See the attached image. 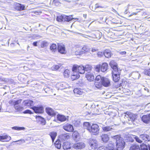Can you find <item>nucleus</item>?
<instances>
[{
    "instance_id": "f257e3e1",
    "label": "nucleus",
    "mask_w": 150,
    "mask_h": 150,
    "mask_svg": "<svg viewBox=\"0 0 150 150\" xmlns=\"http://www.w3.org/2000/svg\"><path fill=\"white\" fill-rule=\"evenodd\" d=\"M94 85L98 89H101L103 86L105 87H109L111 85L110 80L107 78L98 75L95 79Z\"/></svg>"
},
{
    "instance_id": "f03ea898",
    "label": "nucleus",
    "mask_w": 150,
    "mask_h": 150,
    "mask_svg": "<svg viewBox=\"0 0 150 150\" xmlns=\"http://www.w3.org/2000/svg\"><path fill=\"white\" fill-rule=\"evenodd\" d=\"M113 138L116 140L117 148L119 150H122L125 147V144L123 139L119 135L115 136Z\"/></svg>"
},
{
    "instance_id": "7ed1b4c3",
    "label": "nucleus",
    "mask_w": 150,
    "mask_h": 150,
    "mask_svg": "<svg viewBox=\"0 0 150 150\" xmlns=\"http://www.w3.org/2000/svg\"><path fill=\"white\" fill-rule=\"evenodd\" d=\"M73 15L71 16H66L64 15H59L57 16V19L59 22L62 21L69 22L73 19L78 20V18H72Z\"/></svg>"
},
{
    "instance_id": "20e7f679",
    "label": "nucleus",
    "mask_w": 150,
    "mask_h": 150,
    "mask_svg": "<svg viewBox=\"0 0 150 150\" xmlns=\"http://www.w3.org/2000/svg\"><path fill=\"white\" fill-rule=\"evenodd\" d=\"M89 132L94 135H97L99 133V126L96 124H93L91 126Z\"/></svg>"
},
{
    "instance_id": "39448f33",
    "label": "nucleus",
    "mask_w": 150,
    "mask_h": 150,
    "mask_svg": "<svg viewBox=\"0 0 150 150\" xmlns=\"http://www.w3.org/2000/svg\"><path fill=\"white\" fill-rule=\"evenodd\" d=\"M121 70L112 71V76L113 81L115 82H118L120 79V75Z\"/></svg>"
},
{
    "instance_id": "423d86ee",
    "label": "nucleus",
    "mask_w": 150,
    "mask_h": 150,
    "mask_svg": "<svg viewBox=\"0 0 150 150\" xmlns=\"http://www.w3.org/2000/svg\"><path fill=\"white\" fill-rule=\"evenodd\" d=\"M31 108H32L35 113H42L44 112L43 107L42 105H40L37 106H34Z\"/></svg>"
},
{
    "instance_id": "0eeeda50",
    "label": "nucleus",
    "mask_w": 150,
    "mask_h": 150,
    "mask_svg": "<svg viewBox=\"0 0 150 150\" xmlns=\"http://www.w3.org/2000/svg\"><path fill=\"white\" fill-rule=\"evenodd\" d=\"M89 144L91 148L94 149H96L98 146L97 141L94 139H90Z\"/></svg>"
},
{
    "instance_id": "6e6552de",
    "label": "nucleus",
    "mask_w": 150,
    "mask_h": 150,
    "mask_svg": "<svg viewBox=\"0 0 150 150\" xmlns=\"http://www.w3.org/2000/svg\"><path fill=\"white\" fill-rule=\"evenodd\" d=\"M137 115L135 114H128L125 115L124 118H127L129 121H131V123H133L134 122L136 118Z\"/></svg>"
},
{
    "instance_id": "1a4fd4ad",
    "label": "nucleus",
    "mask_w": 150,
    "mask_h": 150,
    "mask_svg": "<svg viewBox=\"0 0 150 150\" xmlns=\"http://www.w3.org/2000/svg\"><path fill=\"white\" fill-rule=\"evenodd\" d=\"M58 51L61 54H65L66 51L64 45L62 43H58Z\"/></svg>"
},
{
    "instance_id": "9d476101",
    "label": "nucleus",
    "mask_w": 150,
    "mask_h": 150,
    "mask_svg": "<svg viewBox=\"0 0 150 150\" xmlns=\"http://www.w3.org/2000/svg\"><path fill=\"white\" fill-rule=\"evenodd\" d=\"M63 128L65 130L70 132H73L74 130L73 126L68 123L64 125L63 126Z\"/></svg>"
},
{
    "instance_id": "9b49d317",
    "label": "nucleus",
    "mask_w": 150,
    "mask_h": 150,
    "mask_svg": "<svg viewBox=\"0 0 150 150\" xmlns=\"http://www.w3.org/2000/svg\"><path fill=\"white\" fill-rule=\"evenodd\" d=\"M22 105L31 108L30 107L33 105V102L31 100H24L22 103Z\"/></svg>"
},
{
    "instance_id": "f8f14e48",
    "label": "nucleus",
    "mask_w": 150,
    "mask_h": 150,
    "mask_svg": "<svg viewBox=\"0 0 150 150\" xmlns=\"http://www.w3.org/2000/svg\"><path fill=\"white\" fill-rule=\"evenodd\" d=\"M45 110L47 114L52 117L55 116L56 115V112L51 108H46Z\"/></svg>"
},
{
    "instance_id": "ddd939ff",
    "label": "nucleus",
    "mask_w": 150,
    "mask_h": 150,
    "mask_svg": "<svg viewBox=\"0 0 150 150\" xmlns=\"http://www.w3.org/2000/svg\"><path fill=\"white\" fill-rule=\"evenodd\" d=\"M11 139V137L8 135H0V141L7 142Z\"/></svg>"
},
{
    "instance_id": "4468645a",
    "label": "nucleus",
    "mask_w": 150,
    "mask_h": 150,
    "mask_svg": "<svg viewBox=\"0 0 150 150\" xmlns=\"http://www.w3.org/2000/svg\"><path fill=\"white\" fill-rule=\"evenodd\" d=\"M109 64L112 69V71L119 70L117 67V64L116 62L114 61H111L110 62Z\"/></svg>"
},
{
    "instance_id": "2eb2a0df",
    "label": "nucleus",
    "mask_w": 150,
    "mask_h": 150,
    "mask_svg": "<svg viewBox=\"0 0 150 150\" xmlns=\"http://www.w3.org/2000/svg\"><path fill=\"white\" fill-rule=\"evenodd\" d=\"M85 147V144L83 143L79 142L74 144L73 147L76 149H81Z\"/></svg>"
},
{
    "instance_id": "dca6fc26",
    "label": "nucleus",
    "mask_w": 150,
    "mask_h": 150,
    "mask_svg": "<svg viewBox=\"0 0 150 150\" xmlns=\"http://www.w3.org/2000/svg\"><path fill=\"white\" fill-rule=\"evenodd\" d=\"M142 121L145 123H149L150 122V117L149 114L147 115H144L142 117Z\"/></svg>"
},
{
    "instance_id": "f3484780",
    "label": "nucleus",
    "mask_w": 150,
    "mask_h": 150,
    "mask_svg": "<svg viewBox=\"0 0 150 150\" xmlns=\"http://www.w3.org/2000/svg\"><path fill=\"white\" fill-rule=\"evenodd\" d=\"M86 78L87 79L90 81H93L94 79V76L92 73L88 72L86 74Z\"/></svg>"
},
{
    "instance_id": "a211bd4d",
    "label": "nucleus",
    "mask_w": 150,
    "mask_h": 150,
    "mask_svg": "<svg viewBox=\"0 0 150 150\" xmlns=\"http://www.w3.org/2000/svg\"><path fill=\"white\" fill-rule=\"evenodd\" d=\"M74 92L76 95H81L83 94V92L82 90L79 88L74 89Z\"/></svg>"
},
{
    "instance_id": "6ab92c4d",
    "label": "nucleus",
    "mask_w": 150,
    "mask_h": 150,
    "mask_svg": "<svg viewBox=\"0 0 150 150\" xmlns=\"http://www.w3.org/2000/svg\"><path fill=\"white\" fill-rule=\"evenodd\" d=\"M25 6L19 3H17L16 4L15 9L18 11H21L25 9Z\"/></svg>"
},
{
    "instance_id": "aec40b11",
    "label": "nucleus",
    "mask_w": 150,
    "mask_h": 150,
    "mask_svg": "<svg viewBox=\"0 0 150 150\" xmlns=\"http://www.w3.org/2000/svg\"><path fill=\"white\" fill-rule=\"evenodd\" d=\"M108 64L106 63H103L101 65V71L104 72L106 71L108 69Z\"/></svg>"
},
{
    "instance_id": "412c9836",
    "label": "nucleus",
    "mask_w": 150,
    "mask_h": 150,
    "mask_svg": "<svg viewBox=\"0 0 150 150\" xmlns=\"http://www.w3.org/2000/svg\"><path fill=\"white\" fill-rule=\"evenodd\" d=\"M59 138L63 140H66L69 139L70 136L68 134H64L59 136Z\"/></svg>"
},
{
    "instance_id": "4be33fe9",
    "label": "nucleus",
    "mask_w": 150,
    "mask_h": 150,
    "mask_svg": "<svg viewBox=\"0 0 150 150\" xmlns=\"http://www.w3.org/2000/svg\"><path fill=\"white\" fill-rule=\"evenodd\" d=\"M63 149L65 150H67L69 149H70L71 148L70 146V144L69 142H66L64 143L63 145Z\"/></svg>"
},
{
    "instance_id": "5701e85b",
    "label": "nucleus",
    "mask_w": 150,
    "mask_h": 150,
    "mask_svg": "<svg viewBox=\"0 0 150 150\" xmlns=\"http://www.w3.org/2000/svg\"><path fill=\"white\" fill-rule=\"evenodd\" d=\"M131 75L134 79H138L140 77V74L138 71L133 72Z\"/></svg>"
},
{
    "instance_id": "b1692460",
    "label": "nucleus",
    "mask_w": 150,
    "mask_h": 150,
    "mask_svg": "<svg viewBox=\"0 0 150 150\" xmlns=\"http://www.w3.org/2000/svg\"><path fill=\"white\" fill-rule=\"evenodd\" d=\"M102 128L104 132H109L113 129L112 127V126H104L102 127Z\"/></svg>"
},
{
    "instance_id": "393cba45",
    "label": "nucleus",
    "mask_w": 150,
    "mask_h": 150,
    "mask_svg": "<svg viewBox=\"0 0 150 150\" xmlns=\"http://www.w3.org/2000/svg\"><path fill=\"white\" fill-rule=\"evenodd\" d=\"M57 119L58 120L63 122L66 121L67 118L64 115H57Z\"/></svg>"
},
{
    "instance_id": "a878e982",
    "label": "nucleus",
    "mask_w": 150,
    "mask_h": 150,
    "mask_svg": "<svg viewBox=\"0 0 150 150\" xmlns=\"http://www.w3.org/2000/svg\"><path fill=\"white\" fill-rule=\"evenodd\" d=\"M79 137V133L77 131H74L72 134V137L74 139L77 141Z\"/></svg>"
},
{
    "instance_id": "bb28decb",
    "label": "nucleus",
    "mask_w": 150,
    "mask_h": 150,
    "mask_svg": "<svg viewBox=\"0 0 150 150\" xmlns=\"http://www.w3.org/2000/svg\"><path fill=\"white\" fill-rule=\"evenodd\" d=\"M84 68V67L83 66L78 65V71L80 74H84L85 72Z\"/></svg>"
},
{
    "instance_id": "cd10ccee",
    "label": "nucleus",
    "mask_w": 150,
    "mask_h": 150,
    "mask_svg": "<svg viewBox=\"0 0 150 150\" xmlns=\"http://www.w3.org/2000/svg\"><path fill=\"white\" fill-rule=\"evenodd\" d=\"M104 55L106 58H109L111 57V53L110 51L108 50H105L104 52Z\"/></svg>"
},
{
    "instance_id": "c85d7f7f",
    "label": "nucleus",
    "mask_w": 150,
    "mask_h": 150,
    "mask_svg": "<svg viewBox=\"0 0 150 150\" xmlns=\"http://www.w3.org/2000/svg\"><path fill=\"white\" fill-rule=\"evenodd\" d=\"M102 140L104 142H107L109 139L108 136L107 134H104L101 136Z\"/></svg>"
},
{
    "instance_id": "c756f323",
    "label": "nucleus",
    "mask_w": 150,
    "mask_h": 150,
    "mask_svg": "<svg viewBox=\"0 0 150 150\" xmlns=\"http://www.w3.org/2000/svg\"><path fill=\"white\" fill-rule=\"evenodd\" d=\"M83 127L84 128L87 129L89 131L91 128V124L88 122H84L83 123Z\"/></svg>"
},
{
    "instance_id": "7c9ffc66",
    "label": "nucleus",
    "mask_w": 150,
    "mask_h": 150,
    "mask_svg": "<svg viewBox=\"0 0 150 150\" xmlns=\"http://www.w3.org/2000/svg\"><path fill=\"white\" fill-rule=\"evenodd\" d=\"M129 150H140V149L138 145L134 144L131 146Z\"/></svg>"
},
{
    "instance_id": "2f4dec72",
    "label": "nucleus",
    "mask_w": 150,
    "mask_h": 150,
    "mask_svg": "<svg viewBox=\"0 0 150 150\" xmlns=\"http://www.w3.org/2000/svg\"><path fill=\"white\" fill-rule=\"evenodd\" d=\"M57 133L55 132H52L50 133V135L52 139L53 142H54V141L57 136Z\"/></svg>"
},
{
    "instance_id": "473e14b6",
    "label": "nucleus",
    "mask_w": 150,
    "mask_h": 150,
    "mask_svg": "<svg viewBox=\"0 0 150 150\" xmlns=\"http://www.w3.org/2000/svg\"><path fill=\"white\" fill-rule=\"evenodd\" d=\"M140 138L143 140L146 141L149 139V136L146 134H143L140 135Z\"/></svg>"
},
{
    "instance_id": "72a5a7b5",
    "label": "nucleus",
    "mask_w": 150,
    "mask_h": 150,
    "mask_svg": "<svg viewBox=\"0 0 150 150\" xmlns=\"http://www.w3.org/2000/svg\"><path fill=\"white\" fill-rule=\"evenodd\" d=\"M14 107L15 109L17 112L21 111L24 109L23 107L17 105H15Z\"/></svg>"
},
{
    "instance_id": "f704fd0d",
    "label": "nucleus",
    "mask_w": 150,
    "mask_h": 150,
    "mask_svg": "<svg viewBox=\"0 0 150 150\" xmlns=\"http://www.w3.org/2000/svg\"><path fill=\"white\" fill-rule=\"evenodd\" d=\"M79 77V75L77 73H74L71 76V79L72 80H74L78 79Z\"/></svg>"
},
{
    "instance_id": "c9c22d12",
    "label": "nucleus",
    "mask_w": 150,
    "mask_h": 150,
    "mask_svg": "<svg viewBox=\"0 0 150 150\" xmlns=\"http://www.w3.org/2000/svg\"><path fill=\"white\" fill-rule=\"evenodd\" d=\"M85 72V71L89 72L91 69V66L90 65H86L84 67Z\"/></svg>"
},
{
    "instance_id": "e433bc0d",
    "label": "nucleus",
    "mask_w": 150,
    "mask_h": 150,
    "mask_svg": "<svg viewBox=\"0 0 150 150\" xmlns=\"http://www.w3.org/2000/svg\"><path fill=\"white\" fill-rule=\"evenodd\" d=\"M95 38L99 39L101 37L102 34L99 31H97L95 33Z\"/></svg>"
},
{
    "instance_id": "4c0bfd02",
    "label": "nucleus",
    "mask_w": 150,
    "mask_h": 150,
    "mask_svg": "<svg viewBox=\"0 0 150 150\" xmlns=\"http://www.w3.org/2000/svg\"><path fill=\"white\" fill-rule=\"evenodd\" d=\"M50 49L52 52H55L57 50V45L55 44H53L50 46Z\"/></svg>"
},
{
    "instance_id": "58836bf2",
    "label": "nucleus",
    "mask_w": 150,
    "mask_h": 150,
    "mask_svg": "<svg viewBox=\"0 0 150 150\" xmlns=\"http://www.w3.org/2000/svg\"><path fill=\"white\" fill-rule=\"evenodd\" d=\"M95 70L97 72H99L101 70V65L99 64L94 66Z\"/></svg>"
},
{
    "instance_id": "ea45409f",
    "label": "nucleus",
    "mask_w": 150,
    "mask_h": 150,
    "mask_svg": "<svg viewBox=\"0 0 150 150\" xmlns=\"http://www.w3.org/2000/svg\"><path fill=\"white\" fill-rule=\"evenodd\" d=\"M81 50L83 51V53L86 52H88L90 50L89 48L86 46H83L82 48H81Z\"/></svg>"
},
{
    "instance_id": "a19ab883",
    "label": "nucleus",
    "mask_w": 150,
    "mask_h": 150,
    "mask_svg": "<svg viewBox=\"0 0 150 150\" xmlns=\"http://www.w3.org/2000/svg\"><path fill=\"white\" fill-rule=\"evenodd\" d=\"M60 86L63 87L62 89H65L69 87V85L68 84L65 82H62L60 84Z\"/></svg>"
},
{
    "instance_id": "79ce46f5",
    "label": "nucleus",
    "mask_w": 150,
    "mask_h": 150,
    "mask_svg": "<svg viewBox=\"0 0 150 150\" xmlns=\"http://www.w3.org/2000/svg\"><path fill=\"white\" fill-rule=\"evenodd\" d=\"M78 65H74L73 66L72 68V70L74 72V73H77L76 72L78 71Z\"/></svg>"
},
{
    "instance_id": "37998d69",
    "label": "nucleus",
    "mask_w": 150,
    "mask_h": 150,
    "mask_svg": "<svg viewBox=\"0 0 150 150\" xmlns=\"http://www.w3.org/2000/svg\"><path fill=\"white\" fill-rule=\"evenodd\" d=\"M12 128L13 129L18 130H24L25 129V128L23 127H13Z\"/></svg>"
},
{
    "instance_id": "c03bdc74",
    "label": "nucleus",
    "mask_w": 150,
    "mask_h": 150,
    "mask_svg": "<svg viewBox=\"0 0 150 150\" xmlns=\"http://www.w3.org/2000/svg\"><path fill=\"white\" fill-rule=\"evenodd\" d=\"M53 2L52 3V4L54 6H59L61 4L60 2L58 0H53Z\"/></svg>"
},
{
    "instance_id": "a18cd8bd",
    "label": "nucleus",
    "mask_w": 150,
    "mask_h": 150,
    "mask_svg": "<svg viewBox=\"0 0 150 150\" xmlns=\"http://www.w3.org/2000/svg\"><path fill=\"white\" fill-rule=\"evenodd\" d=\"M69 70L66 69L64 72L63 74L65 77H67L69 76Z\"/></svg>"
},
{
    "instance_id": "49530a36",
    "label": "nucleus",
    "mask_w": 150,
    "mask_h": 150,
    "mask_svg": "<svg viewBox=\"0 0 150 150\" xmlns=\"http://www.w3.org/2000/svg\"><path fill=\"white\" fill-rule=\"evenodd\" d=\"M48 43L45 41H43L42 42L41 44V47L42 48L45 47L48 45Z\"/></svg>"
},
{
    "instance_id": "de8ad7c7",
    "label": "nucleus",
    "mask_w": 150,
    "mask_h": 150,
    "mask_svg": "<svg viewBox=\"0 0 150 150\" xmlns=\"http://www.w3.org/2000/svg\"><path fill=\"white\" fill-rule=\"evenodd\" d=\"M144 73L145 75L150 76V69H145L144 71Z\"/></svg>"
},
{
    "instance_id": "09e8293b",
    "label": "nucleus",
    "mask_w": 150,
    "mask_h": 150,
    "mask_svg": "<svg viewBox=\"0 0 150 150\" xmlns=\"http://www.w3.org/2000/svg\"><path fill=\"white\" fill-rule=\"evenodd\" d=\"M83 51L81 50H78L75 52V54L76 55H81L83 54Z\"/></svg>"
},
{
    "instance_id": "8fccbe9b",
    "label": "nucleus",
    "mask_w": 150,
    "mask_h": 150,
    "mask_svg": "<svg viewBox=\"0 0 150 150\" xmlns=\"http://www.w3.org/2000/svg\"><path fill=\"white\" fill-rule=\"evenodd\" d=\"M21 101L22 99H20L14 102L13 103L14 106L16 105H18V104L21 102Z\"/></svg>"
},
{
    "instance_id": "3c124183",
    "label": "nucleus",
    "mask_w": 150,
    "mask_h": 150,
    "mask_svg": "<svg viewBox=\"0 0 150 150\" xmlns=\"http://www.w3.org/2000/svg\"><path fill=\"white\" fill-rule=\"evenodd\" d=\"M141 150H148L147 146L145 144H143L141 146Z\"/></svg>"
},
{
    "instance_id": "603ef678",
    "label": "nucleus",
    "mask_w": 150,
    "mask_h": 150,
    "mask_svg": "<svg viewBox=\"0 0 150 150\" xmlns=\"http://www.w3.org/2000/svg\"><path fill=\"white\" fill-rule=\"evenodd\" d=\"M43 118L40 116H36V119L37 121H38L39 122Z\"/></svg>"
},
{
    "instance_id": "864d4df0",
    "label": "nucleus",
    "mask_w": 150,
    "mask_h": 150,
    "mask_svg": "<svg viewBox=\"0 0 150 150\" xmlns=\"http://www.w3.org/2000/svg\"><path fill=\"white\" fill-rule=\"evenodd\" d=\"M97 150H108V148L104 146H102L99 147Z\"/></svg>"
},
{
    "instance_id": "5fc2aeb1",
    "label": "nucleus",
    "mask_w": 150,
    "mask_h": 150,
    "mask_svg": "<svg viewBox=\"0 0 150 150\" xmlns=\"http://www.w3.org/2000/svg\"><path fill=\"white\" fill-rule=\"evenodd\" d=\"M46 121L45 119L43 118L39 122V123L42 125H44L45 124Z\"/></svg>"
},
{
    "instance_id": "6e6d98bb",
    "label": "nucleus",
    "mask_w": 150,
    "mask_h": 150,
    "mask_svg": "<svg viewBox=\"0 0 150 150\" xmlns=\"http://www.w3.org/2000/svg\"><path fill=\"white\" fill-rule=\"evenodd\" d=\"M23 113L25 114L28 113L31 114L32 113V112L30 110H25L24 111Z\"/></svg>"
},
{
    "instance_id": "4d7b16f0",
    "label": "nucleus",
    "mask_w": 150,
    "mask_h": 150,
    "mask_svg": "<svg viewBox=\"0 0 150 150\" xmlns=\"http://www.w3.org/2000/svg\"><path fill=\"white\" fill-rule=\"evenodd\" d=\"M88 36L91 38H95V33H92L90 35H88Z\"/></svg>"
},
{
    "instance_id": "13d9d810",
    "label": "nucleus",
    "mask_w": 150,
    "mask_h": 150,
    "mask_svg": "<svg viewBox=\"0 0 150 150\" xmlns=\"http://www.w3.org/2000/svg\"><path fill=\"white\" fill-rule=\"evenodd\" d=\"M134 138L135 139L136 141L137 142L139 143H141L142 142V141H141L140 139H139L138 137H134Z\"/></svg>"
},
{
    "instance_id": "bf43d9fd",
    "label": "nucleus",
    "mask_w": 150,
    "mask_h": 150,
    "mask_svg": "<svg viewBox=\"0 0 150 150\" xmlns=\"http://www.w3.org/2000/svg\"><path fill=\"white\" fill-rule=\"evenodd\" d=\"M16 142H17V144H20L21 143H23L25 142V141L24 140H20L18 141H16Z\"/></svg>"
},
{
    "instance_id": "052dcab7",
    "label": "nucleus",
    "mask_w": 150,
    "mask_h": 150,
    "mask_svg": "<svg viewBox=\"0 0 150 150\" xmlns=\"http://www.w3.org/2000/svg\"><path fill=\"white\" fill-rule=\"evenodd\" d=\"M60 68V66H59L58 65H55L54 66L52 67V69H54L55 70H57L59 69Z\"/></svg>"
},
{
    "instance_id": "680f3d73",
    "label": "nucleus",
    "mask_w": 150,
    "mask_h": 150,
    "mask_svg": "<svg viewBox=\"0 0 150 150\" xmlns=\"http://www.w3.org/2000/svg\"><path fill=\"white\" fill-rule=\"evenodd\" d=\"M111 22H112V23H114L117 24L119 23V21L116 20L115 19H112V20Z\"/></svg>"
},
{
    "instance_id": "e2e57ef3",
    "label": "nucleus",
    "mask_w": 150,
    "mask_h": 150,
    "mask_svg": "<svg viewBox=\"0 0 150 150\" xmlns=\"http://www.w3.org/2000/svg\"><path fill=\"white\" fill-rule=\"evenodd\" d=\"M97 54L98 57H101L104 55V52H99Z\"/></svg>"
},
{
    "instance_id": "0e129e2a",
    "label": "nucleus",
    "mask_w": 150,
    "mask_h": 150,
    "mask_svg": "<svg viewBox=\"0 0 150 150\" xmlns=\"http://www.w3.org/2000/svg\"><path fill=\"white\" fill-rule=\"evenodd\" d=\"M108 150H119L117 148H114L113 147L108 148Z\"/></svg>"
},
{
    "instance_id": "69168bd1",
    "label": "nucleus",
    "mask_w": 150,
    "mask_h": 150,
    "mask_svg": "<svg viewBox=\"0 0 150 150\" xmlns=\"http://www.w3.org/2000/svg\"><path fill=\"white\" fill-rule=\"evenodd\" d=\"M55 147L58 149H60L61 147V144H58L55 145Z\"/></svg>"
},
{
    "instance_id": "338daca9",
    "label": "nucleus",
    "mask_w": 150,
    "mask_h": 150,
    "mask_svg": "<svg viewBox=\"0 0 150 150\" xmlns=\"http://www.w3.org/2000/svg\"><path fill=\"white\" fill-rule=\"evenodd\" d=\"M129 6V5H127V8L125 9V11H124V13L125 14H127V12H128V11L129 9V8H128V7Z\"/></svg>"
},
{
    "instance_id": "774afa93",
    "label": "nucleus",
    "mask_w": 150,
    "mask_h": 150,
    "mask_svg": "<svg viewBox=\"0 0 150 150\" xmlns=\"http://www.w3.org/2000/svg\"><path fill=\"white\" fill-rule=\"evenodd\" d=\"M99 8V5L98 4H96L95 5V7L93 11H94L97 8Z\"/></svg>"
}]
</instances>
